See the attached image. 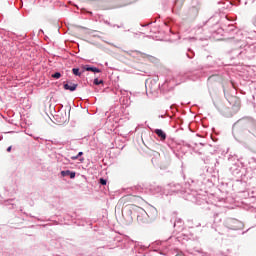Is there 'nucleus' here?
Returning a JSON list of instances; mask_svg holds the SVG:
<instances>
[{
    "label": "nucleus",
    "mask_w": 256,
    "mask_h": 256,
    "mask_svg": "<svg viewBox=\"0 0 256 256\" xmlns=\"http://www.w3.org/2000/svg\"><path fill=\"white\" fill-rule=\"evenodd\" d=\"M137 199V196L127 195L120 199V203H122V205H126L127 207V205H133Z\"/></svg>",
    "instance_id": "obj_1"
},
{
    "label": "nucleus",
    "mask_w": 256,
    "mask_h": 256,
    "mask_svg": "<svg viewBox=\"0 0 256 256\" xmlns=\"http://www.w3.org/2000/svg\"><path fill=\"white\" fill-rule=\"evenodd\" d=\"M154 133H156V135H158V137L161 139V141H165L167 139V134H165L164 131L161 129H155Z\"/></svg>",
    "instance_id": "obj_2"
},
{
    "label": "nucleus",
    "mask_w": 256,
    "mask_h": 256,
    "mask_svg": "<svg viewBox=\"0 0 256 256\" xmlns=\"http://www.w3.org/2000/svg\"><path fill=\"white\" fill-rule=\"evenodd\" d=\"M64 89L66 91H75L77 89V84H74V83L64 84Z\"/></svg>",
    "instance_id": "obj_3"
},
{
    "label": "nucleus",
    "mask_w": 256,
    "mask_h": 256,
    "mask_svg": "<svg viewBox=\"0 0 256 256\" xmlns=\"http://www.w3.org/2000/svg\"><path fill=\"white\" fill-rule=\"evenodd\" d=\"M85 69L86 71H92V73H101V70L99 68L87 66Z\"/></svg>",
    "instance_id": "obj_4"
},
{
    "label": "nucleus",
    "mask_w": 256,
    "mask_h": 256,
    "mask_svg": "<svg viewBox=\"0 0 256 256\" xmlns=\"http://www.w3.org/2000/svg\"><path fill=\"white\" fill-rule=\"evenodd\" d=\"M72 73H73L74 75H76L77 77H81V74L79 73V69H78V68H73V69H72Z\"/></svg>",
    "instance_id": "obj_5"
},
{
    "label": "nucleus",
    "mask_w": 256,
    "mask_h": 256,
    "mask_svg": "<svg viewBox=\"0 0 256 256\" xmlns=\"http://www.w3.org/2000/svg\"><path fill=\"white\" fill-rule=\"evenodd\" d=\"M53 79H61V74L59 72H56L52 74Z\"/></svg>",
    "instance_id": "obj_6"
},
{
    "label": "nucleus",
    "mask_w": 256,
    "mask_h": 256,
    "mask_svg": "<svg viewBox=\"0 0 256 256\" xmlns=\"http://www.w3.org/2000/svg\"><path fill=\"white\" fill-rule=\"evenodd\" d=\"M103 84V80H99L98 78L94 79V85H101Z\"/></svg>",
    "instance_id": "obj_7"
},
{
    "label": "nucleus",
    "mask_w": 256,
    "mask_h": 256,
    "mask_svg": "<svg viewBox=\"0 0 256 256\" xmlns=\"http://www.w3.org/2000/svg\"><path fill=\"white\" fill-rule=\"evenodd\" d=\"M70 173H71V171L66 170V171H62L61 175H62V177H67Z\"/></svg>",
    "instance_id": "obj_8"
},
{
    "label": "nucleus",
    "mask_w": 256,
    "mask_h": 256,
    "mask_svg": "<svg viewBox=\"0 0 256 256\" xmlns=\"http://www.w3.org/2000/svg\"><path fill=\"white\" fill-rule=\"evenodd\" d=\"M100 184L101 185H107V180L100 178Z\"/></svg>",
    "instance_id": "obj_9"
},
{
    "label": "nucleus",
    "mask_w": 256,
    "mask_h": 256,
    "mask_svg": "<svg viewBox=\"0 0 256 256\" xmlns=\"http://www.w3.org/2000/svg\"><path fill=\"white\" fill-rule=\"evenodd\" d=\"M69 176H70V179H75V172H70Z\"/></svg>",
    "instance_id": "obj_10"
},
{
    "label": "nucleus",
    "mask_w": 256,
    "mask_h": 256,
    "mask_svg": "<svg viewBox=\"0 0 256 256\" xmlns=\"http://www.w3.org/2000/svg\"><path fill=\"white\" fill-rule=\"evenodd\" d=\"M77 159H79V156H78V155L71 157V160H72V161H77Z\"/></svg>",
    "instance_id": "obj_11"
},
{
    "label": "nucleus",
    "mask_w": 256,
    "mask_h": 256,
    "mask_svg": "<svg viewBox=\"0 0 256 256\" xmlns=\"http://www.w3.org/2000/svg\"><path fill=\"white\" fill-rule=\"evenodd\" d=\"M81 155H83V152H79V153L77 154L78 158L81 157Z\"/></svg>",
    "instance_id": "obj_12"
},
{
    "label": "nucleus",
    "mask_w": 256,
    "mask_h": 256,
    "mask_svg": "<svg viewBox=\"0 0 256 256\" xmlns=\"http://www.w3.org/2000/svg\"><path fill=\"white\" fill-rule=\"evenodd\" d=\"M7 151H8V152L11 151V146L7 148Z\"/></svg>",
    "instance_id": "obj_13"
},
{
    "label": "nucleus",
    "mask_w": 256,
    "mask_h": 256,
    "mask_svg": "<svg viewBox=\"0 0 256 256\" xmlns=\"http://www.w3.org/2000/svg\"><path fill=\"white\" fill-rule=\"evenodd\" d=\"M117 7H125V4H123V5H119V6H117Z\"/></svg>",
    "instance_id": "obj_14"
}]
</instances>
